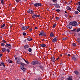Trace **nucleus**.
Returning a JSON list of instances; mask_svg holds the SVG:
<instances>
[{"mask_svg": "<svg viewBox=\"0 0 80 80\" xmlns=\"http://www.w3.org/2000/svg\"><path fill=\"white\" fill-rule=\"evenodd\" d=\"M28 13H29L30 14H31L32 15V14H34L35 13V11H34L32 10L31 9H29L27 11Z\"/></svg>", "mask_w": 80, "mask_h": 80, "instance_id": "1", "label": "nucleus"}, {"mask_svg": "<svg viewBox=\"0 0 80 80\" xmlns=\"http://www.w3.org/2000/svg\"><path fill=\"white\" fill-rule=\"evenodd\" d=\"M79 57L77 55H73V57H72V59L73 60L75 61L76 60L78 59Z\"/></svg>", "mask_w": 80, "mask_h": 80, "instance_id": "2", "label": "nucleus"}, {"mask_svg": "<svg viewBox=\"0 0 80 80\" xmlns=\"http://www.w3.org/2000/svg\"><path fill=\"white\" fill-rule=\"evenodd\" d=\"M38 63H39V62H38L37 61H33L31 62V64L33 65H35L38 64Z\"/></svg>", "mask_w": 80, "mask_h": 80, "instance_id": "3", "label": "nucleus"}, {"mask_svg": "<svg viewBox=\"0 0 80 80\" xmlns=\"http://www.w3.org/2000/svg\"><path fill=\"white\" fill-rule=\"evenodd\" d=\"M42 3H36L34 4V6L36 7H41L42 6Z\"/></svg>", "mask_w": 80, "mask_h": 80, "instance_id": "4", "label": "nucleus"}, {"mask_svg": "<svg viewBox=\"0 0 80 80\" xmlns=\"http://www.w3.org/2000/svg\"><path fill=\"white\" fill-rule=\"evenodd\" d=\"M20 68L24 72H25V71H27V69L25 68L24 66H21Z\"/></svg>", "mask_w": 80, "mask_h": 80, "instance_id": "5", "label": "nucleus"}, {"mask_svg": "<svg viewBox=\"0 0 80 80\" xmlns=\"http://www.w3.org/2000/svg\"><path fill=\"white\" fill-rule=\"evenodd\" d=\"M53 5H54L55 7L56 8H60V6L58 4L56 3V4H53Z\"/></svg>", "mask_w": 80, "mask_h": 80, "instance_id": "6", "label": "nucleus"}, {"mask_svg": "<svg viewBox=\"0 0 80 80\" xmlns=\"http://www.w3.org/2000/svg\"><path fill=\"white\" fill-rule=\"evenodd\" d=\"M5 47L6 48H11V45L9 44H7L5 46Z\"/></svg>", "mask_w": 80, "mask_h": 80, "instance_id": "7", "label": "nucleus"}, {"mask_svg": "<svg viewBox=\"0 0 80 80\" xmlns=\"http://www.w3.org/2000/svg\"><path fill=\"white\" fill-rule=\"evenodd\" d=\"M58 40V38H57V37H55V38H54L52 40V42H53L54 43H55Z\"/></svg>", "mask_w": 80, "mask_h": 80, "instance_id": "8", "label": "nucleus"}, {"mask_svg": "<svg viewBox=\"0 0 80 80\" xmlns=\"http://www.w3.org/2000/svg\"><path fill=\"white\" fill-rule=\"evenodd\" d=\"M77 25V22L76 21L72 22V26H76Z\"/></svg>", "mask_w": 80, "mask_h": 80, "instance_id": "9", "label": "nucleus"}, {"mask_svg": "<svg viewBox=\"0 0 80 80\" xmlns=\"http://www.w3.org/2000/svg\"><path fill=\"white\" fill-rule=\"evenodd\" d=\"M29 48V46L28 44L25 45L24 47V49H26V48Z\"/></svg>", "mask_w": 80, "mask_h": 80, "instance_id": "10", "label": "nucleus"}, {"mask_svg": "<svg viewBox=\"0 0 80 80\" xmlns=\"http://www.w3.org/2000/svg\"><path fill=\"white\" fill-rule=\"evenodd\" d=\"M66 9H67V10H70V11H71V10H72V9H71L72 8H70V7L69 6H68L67 7Z\"/></svg>", "mask_w": 80, "mask_h": 80, "instance_id": "11", "label": "nucleus"}, {"mask_svg": "<svg viewBox=\"0 0 80 80\" xmlns=\"http://www.w3.org/2000/svg\"><path fill=\"white\" fill-rule=\"evenodd\" d=\"M51 60H52V61H53V62H55L56 60H55V58L54 57H52L51 58Z\"/></svg>", "mask_w": 80, "mask_h": 80, "instance_id": "12", "label": "nucleus"}, {"mask_svg": "<svg viewBox=\"0 0 80 80\" xmlns=\"http://www.w3.org/2000/svg\"><path fill=\"white\" fill-rule=\"evenodd\" d=\"M74 73H75L76 75H79V72H78V71H74Z\"/></svg>", "mask_w": 80, "mask_h": 80, "instance_id": "13", "label": "nucleus"}, {"mask_svg": "<svg viewBox=\"0 0 80 80\" xmlns=\"http://www.w3.org/2000/svg\"><path fill=\"white\" fill-rule=\"evenodd\" d=\"M0 65L1 66H2V65H3V67H5V63H4L3 62H1Z\"/></svg>", "mask_w": 80, "mask_h": 80, "instance_id": "14", "label": "nucleus"}, {"mask_svg": "<svg viewBox=\"0 0 80 80\" xmlns=\"http://www.w3.org/2000/svg\"><path fill=\"white\" fill-rule=\"evenodd\" d=\"M77 42L79 43V44H80V38H78L77 39Z\"/></svg>", "mask_w": 80, "mask_h": 80, "instance_id": "15", "label": "nucleus"}, {"mask_svg": "<svg viewBox=\"0 0 80 80\" xmlns=\"http://www.w3.org/2000/svg\"><path fill=\"white\" fill-rule=\"evenodd\" d=\"M17 63L18 64L20 63L21 62H20V58H18L17 60Z\"/></svg>", "mask_w": 80, "mask_h": 80, "instance_id": "16", "label": "nucleus"}, {"mask_svg": "<svg viewBox=\"0 0 80 80\" xmlns=\"http://www.w3.org/2000/svg\"><path fill=\"white\" fill-rule=\"evenodd\" d=\"M77 9L78 11V12H80V6H78L77 7Z\"/></svg>", "mask_w": 80, "mask_h": 80, "instance_id": "17", "label": "nucleus"}, {"mask_svg": "<svg viewBox=\"0 0 80 80\" xmlns=\"http://www.w3.org/2000/svg\"><path fill=\"white\" fill-rule=\"evenodd\" d=\"M2 51L3 52H7V50L5 48H2Z\"/></svg>", "mask_w": 80, "mask_h": 80, "instance_id": "18", "label": "nucleus"}, {"mask_svg": "<svg viewBox=\"0 0 80 80\" xmlns=\"http://www.w3.org/2000/svg\"><path fill=\"white\" fill-rule=\"evenodd\" d=\"M32 16H34L35 17H40V15L37 14H33L32 15Z\"/></svg>", "mask_w": 80, "mask_h": 80, "instance_id": "19", "label": "nucleus"}, {"mask_svg": "<svg viewBox=\"0 0 80 80\" xmlns=\"http://www.w3.org/2000/svg\"><path fill=\"white\" fill-rule=\"evenodd\" d=\"M47 34L46 33H45V32L44 31V33L42 35V37H47Z\"/></svg>", "mask_w": 80, "mask_h": 80, "instance_id": "20", "label": "nucleus"}, {"mask_svg": "<svg viewBox=\"0 0 80 80\" xmlns=\"http://www.w3.org/2000/svg\"><path fill=\"white\" fill-rule=\"evenodd\" d=\"M44 31H42L41 32H40V34H39V36H41L43 34Z\"/></svg>", "mask_w": 80, "mask_h": 80, "instance_id": "21", "label": "nucleus"}, {"mask_svg": "<svg viewBox=\"0 0 80 80\" xmlns=\"http://www.w3.org/2000/svg\"><path fill=\"white\" fill-rule=\"evenodd\" d=\"M22 29L23 30H26V27L23 26L22 27Z\"/></svg>", "mask_w": 80, "mask_h": 80, "instance_id": "22", "label": "nucleus"}, {"mask_svg": "<svg viewBox=\"0 0 80 80\" xmlns=\"http://www.w3.org/2000/svg\"><path fill=\"white\" fill-rule=\"evenodd\" d=\"M50 36L51 38L53 37H54V34H53V33L51 32L50 34Z\"/></svg>", "mask_w": 80, "mask_h": 80, "instance_id": "23", "label": "nucleus"}, {"mask_svg": "<svg viewBox=\"0 0 80 80\" xmlns=\"http://www.w3.org/2000/svg\"><path fill=\"white\" fill-rule=\"evenodd\" d=\"M66 80H73L72 78H71L70 77H69L68 78H66Z\"/></svg>", "mask_w": 80, "mask_h": 80, "instance_id": "24", "label": "nucleus"}, {"mask_svg": "<svg viewBox=\"0 0 80 80\" xmlns=\"http://www.w3.org/2000/svg\"><path fill=\"white\" fill-rule=\"evenodd\" d=\"M20 64V65H22V66H21V67H23V66H25V63H24L23 62H21Z\"/></svg>", "mask_w": 80, "mask_h": 80, "instance_id": "25", "label": "nucleus"}, {"mask_svg": "<svg viewBox=\"0 0 80 80\" xmlns=\"http://www.w3.org/2000/svg\"><path fill=\"white\" fill-rule=\"evenodd\" d=\"M64 16L66 17V18H67V17L68 18V13H67V14H65L64 15Z\"/></svg>", "mask_w": 80, "mask_h": 80, "instance_id": "26", "label": "nucleus"}, {"mask_svg": "<svg viewBox=\"0 0 80 80\" xmlns=\"http://www.w3.org/2000/svg\"><path fill=\"white\" fill-rule=\"evenodd\" d=\"M28 41H32V38H28Z\"/></svg>", "mask_w": 80, "mask_h": 80, "instance_id": "27", "label": "nucleus"}, {"mask_svg": "<svg viewBox=\"0 0 80 80\" xmlns=\"http://www.w3.org/2000/svg\"><path fill=\"white\" fill-rule=\"evenodd\" d=\"M41 46L42 47H46V45L45 44H42L41 45Z\"/></svg>", "mask_w": 80, "mask_h": 80, "instance_id": "28", "label": "nucleus"}, {"mask_svg": "<svg viewBox=\"0 0 80 80\" xmlns=\"http://www.w3.org/2000/svg\"><path fill=\"white\" fill-rule=\"evenodd\" d=\"M8 62L10 63H13V61L10 60H8Z\"/></svg>", "mask_w": 80, "mask_h": 80, "instance_id": "29", "label": "nucleus"}, {"mask_svg": "<svg viewBox=\"0 0 80 80\" xmlns=\"http://www.w3.org/2000/svg\"><path fill=\"white\" fill-rule=\"evenodd\" d=\"M22 34L24 36H26L27 35V33L25 32H22Z\"/></svg>", "mask_w": 80, "mask_h": 80, "instance_id": "30", "label": "nucleus"}, {"mask_svg": "<svg viewBox=\"0 0 80 80\" xmlns=\"http://www.w3.org/2000/svg\"><path fill=\"white\" fill-rule=\"evenodd\" d=\"M68 25H72L73 26V22H69Z\"/></svg>", "mask_w": 80, "mask_h": 80, "instance_id": "31", "label": "nucleus"}, {"mask_svg": "<svg viewBox=\"0 0 80 80\" xmlns=\"http://www.w3.org/2000/svg\"><path fill=\"white\" fill-rule=\"evenodd\" d=\"M74 13L75 14H78V13H79V12H78V11H75L74 12Z\"/></svg>", "mask_w": 80, "mask_h": 80, "instance_id": "32", "label": "nucleus"}, {"mask_svg": "<svg viewBox=\"0 0 80 80\" xmlns=\"http://www.w3.org/2000/svg\"><path fill=\"white\" fill-rule=\"evenodd\" d=\"M23 60L24 61H25L26 63H27L28 64V63H29V62H28V61H27V60H25V59H23Z\"/></svg>", "mask_w": 80, "mask_h": 80, "instance_id": "33", "label": "nucleus"}, {"mask_svg": "<svg viewBox=\"0 0 80 80\" xmlns=\"http://www.w3.org/2000/svg\"><path fill=\"white\" fill-rule=\"evenodd\" d=\"M28 51H29V52H32V50L31 49V48H29L28 50Z\"/></svg>", "mask_w": 80, "mask_h": 80, "instance_id": "34", "label": "nucleus"}, {"mask_svg": "<svg viewBox=\"0 0 80 80\" xmlns=\"http://www.w3.org/2000/svg\"><path fill=\"white\" fill-rule=\"evenodd\" d=\"M52 2L54 3H57L58 2L57 0H52Z\"/></svg>", "mask_w": 80, "mask_h": 80, "instance_id": "35", "label": "nucleus"}, {"mask_svg": "<svg viewBox=\"0 0 80 80\" xmlns=\"http://www.w3.org/2000/svg\"><path fill=\"white\" fill-rule=\"evenodd\" d=\"M68 38H67V37L63 38H62V40H67Z\"/></svg>", "mask_w": 80, "mask_h": 80, "instance_id": "36", "label": "nucleus"}, {"mask_svg": "<svg viewBox=\"0 0 80 80\" xmlns=\"http://www.w3.org/2000/svg\"><path fill=\"white\" fill-rule=\"evenodd\" d=\"M2 42H3V43H6L7 44V42H6V41H5V40H3L2 41Z\"/></svg>", "mask_w": 80, "mask_h": 80, "instance_id": "37", "label": "nucleus"}, {"mask_svg": "<svg viewBox=\"0 0 80 80\" xmlns=\"http://www.w3.org/2000/svg\"><path fill=\"white\" fill-rule=\"evenodd\" d=\"M77 32H80V28H79L78 29L76 30Z\"/></svg>", "mask_w": 80, "mask_h": 80, "instance_id": "38", "label": "nucleus"}, {"mask_svg": "<svg viewBox=\"0 0 80 80\" xmlns=\"http://www.w3.org/2000/svg\"><path fill=\"white\" fill-rule=\"evenodd\" d=\"M5 26V24H3L1 26V28H3V27H4Z\"/></svg>", "mask_w": 80, "mask_h": 80, "instance_id": "39", "label": "nucleus"}, {"mask_svg": "<svg viewBox=\"0 0 80 80\" xmlns=\"http://www.w3.org/2000/svg\"><path fill=\"white\" fill-rule=\"evenodd\" d=\"M10 49H11V48H9V49H8L7 50V51H8V52H10Z\"/></svg>", "mask_w": 80, "mask_h": 80, "instance_id": "40", "label": "nucleus"}, {"mask_svg": "<svg viewBox=\"0 0 80 80\" xmlns=\"http://www.w3.org/2000/svg\"><path fill=\"white\" fill-rule=\"evenodd\" d=\"M1 45L2 46V47H3V46H5V43H2L1 44Z\"/></svg>", "mask_w": 80, "mask_h": 80, "instance_id": "41", "label": "nucleus"}, {"mask_svg": "<svg viewBox=\"0 0 80 80\" xmlns=\"http://www.w3.org/2000/svg\"><path fill=\"white\" fill-rule=\"evenodd\" d=\"M72 45H73V46H74V47H76L77 46V45H76V44L75 43H72Z\"/></svg>", "mask_w": 80, "mask_h": 80, "instance_id": "42", "label": "nucleus"}, {"mask_svg": "<svg viewBox=\"0 0 80 80\" xmlns=\"http://www.w3.org/2000/svg\"><path fill=\"white\" fill-rule=\"evenodd\" d=\"M55 10L56 11H57V12H58L60 11V9H57V10L55 9Z\"/></svg>", "mask_w": 80, "mask_h": 80, "instance_id": "43", "label": "nucleus"}, {"mask_svg": "<svg viewBox=\"0 0 80 80\" xmlns=\"http://www.w3.org/2000/svg\"><path fill=\"white\" fill-rule=\"evenodd\" d=\"M27 39H25L23 41V42H24V43H26V42H27Z\"/></svg>", "mask_w": 80, "mask_h": 80, "instance_id": "44", "label": "nucleus"}, {"mask_svg": "<svg viewBox=\"0 0 80 80\" xmlns=\"http://www.w3.org/2000/svg\"><path fill=\"white\" fill-rule=\"evenodd\" d=\"M56 26V24H55L52 26V28H55V27Z\"/></svg>", "mask_w": 80, "mask_h": 80, "instance_id": "45", "label": "nucleus"}, {"mask_svg": "<svg viewBox=\"0 0 80 80\" xmlns=\"http://www.w3.org/2000/svg\"><path fill=\"white\" fill-rule=\"evenodd\" d=\"M39 67L41 68H43V66H42V65H40L39 66Z\"/></svg>", "mask_w": 80, "mask_h": 80, "instance_id": "46", "label": "nucleus"}, {"mask_svg": "<svg viewBox=\"0 0 80 80\" xmlns=\"http://www.w3.org/2000/svg\"><path fill=\"white\" fill-rule=\"evenodd\" d=\"M15 0L16 2L18 3V2H20V1L21 0Z\"/></svg>", "mask_w": 80, "mask_h": 80, "instance_id": "47", "label": "nucleus"}, {"mask_svg": "<svg viewBox=\"0 0 80 80\" xmlns=\"http://www.w3.org/2000/svg\"><path fill=\"white\" fill-rule=\"evenodd\" d=\"M67 28H69L70 27V25H68L66 26Z\"/></svg>", "mask_w": 80, "mask_h": 80, "instance_id": "48", "label": "nucleus"}, {"mask_svg": "<svg viewBox=\"0 0 80 80\" xmlns=\"http://www.w3.org/2000/svg\"><path fill=\"white\" fill-rule=\"evenodd\" d=\"M72 26H69V29H72Z\"/></svg>", "mask_w": 80, "mask_h": 80, "instance_id": "49", "label": "nucleus"}, {"mask_svg": "<svg viewBox=\"0 0 80 80\" xmlns=\"http://www.w3.org/2000/svg\"><path fill=\"white\" fill-rule=\"evenodd\" d=\"M4 0H1V3H2V4H4V3L3 2V1Z\"/></svg>", "mask_w": 80, "mask_h": 80, "instance_id": "50", "label": "nucleus"}, {"mask_svg": "<svg viewBox=\"0 0 80 80\" xmlns=\"http://www.w3.org/2000/svg\"><path fill=\"white\" fill-rule=\"evenodd\" d=\"M75 30H76V29H74L73 30H71V31H72L73 32H75Z\"/></svg>", "mask_w": 80, "mask_h": 80, "instance_id": "51", "label": "nucleus"}, {"mask_svg": "<svg viewBox=\"0 0 80 80\" xmlns=\"http://www.w3.org/2000/svg\"><path fill=\"white\" fill-rule=\"evenodd\" d=\"M26 29H28V28H30V27H29V26H27L26 27Z\"/></svg>", "mask_w": 80, "mask_h": 80, "instance_id": "52", "label": "nucleus"}, {"mask_svg": "<svg viewBox=\"0 0 80 80\" xmlns=\"http://www.w3.org/2000/svg\"><path fill=\"white\" fill-rule=\"evenodd\" d=\"M77 3H78L79 6H80V1H79Z\"/></svg>", "mask_w": 80, "mask_h": 80, "instance_id": "53", "label": "nucleus"}, {"mask_svg": "<svg viewBox=\"0 0 80 80\" xmlns=\"http://www.w3.org/2000/svg\"><path fill=\"white\" fill-rule=\"evenodd\" d=\"M56 19L57 20H59V17H56Z\"/></svg>", "mask_w": 80, "mask_h": 80, "instance_id": "54", "label": "nucleus"}, {"mask_svg": "<svg viewBox=\"0 0 80 80\" xmlns=\"http://www.w3.org/2000/svg\"><path fill=\"white\" fill-rule=\"evenodd\" d=\"M2 56V54H0V58H1Z\"/></svg>", "mask_w": 80, "mask_h": 80, "instance_id": "55", "label": "nucleus"}, {"mask_svg": "<svg viewBox=\"0 0 80 80\" xmlns=\"http://www.w3.org/2000/svg\"><path fill=\"white\" fill-rule=\"evenodd\" d=\"M32 18H35V16H32Z\"/></svg>", "mask_w": 80, "mask_h": 80, "instance_id": "56", "label": "nucleus"}, {"mask_svg": "<svg viewBox=\"0 0 80 80\" xmlns=\"http://www.w3.org/2000/svg\"><path fill=\"white\" fill-rule=\"evenodd\" d=\"M50 6H53V4H52V3H50Z\"/></svg>", "mask_w": 80, "mask_h": 80, "instance_id": "57", "label": "nucleus"}, {"mask_svg": "<svg viewBox=\"0 0 80 80\" xmlns=\"http://www.w3.org/2000/svg\"><path fill=\"white\" fill-rule=\"evenodd\" d=\"M29 30H30V31H32V28H30Z\"/></svg>", "mask_w": 80, "mask_h": 80, "instance_id": "58", "label": "nucleus"}, {"mask_svg": "<svg viewBox=\"0 0 80 80\" xmlns=\"http://www.w3.org/2000/svg\"><path fill=\"white\" fill-rule=\"evenodd\" d=\"M35 29L36 30H37V29H38V28H37V27H35Z\"/></svg>", "mask_w": 80, "mask_h": 80, "instance_id": "59", "label": "nucleus"}, {"mask_svg": "<svg viewBox=\"0 0 80 80\" xmlns=\"http://www.w3.org/2000/svg\"><path fill=\"white\" fill-rule=\"evenodd\" d=\"M38 80H41V78H38Z\"/></svg>", "mask_w": 80, "mask_h": 80, "instance_id": "60", "label": "nucleus"}, {"mask_svg": "<svg viewBox=\"0 0 80 80\" xmlns=\"http://www.w3.org/2000/svg\"><path fill=\"white\" fill-rule=\"evenodd\" d=\"M78 36H80V33H78Z\"/></svg>", "mask_w": 80, "mask_h": 80, "instance_id": "61", "label": "nucleus"}, {"mask_svg": "<svg viewBox=\"0 0 80 80\" xmlns=\"http://www.w3.org/2000/svg\"><path fill=\"white\" fill-rule=\"evenodd\" d=\"M69 18H71V19H72V17H71V16L69 15Z\"/></svg>", "mask_w": 80, "mask_h": 80, "instance_id": "62", "label": "nucleus"}, {"mask_svg": "<svg viewBox=\"0 0 80 80\" xmlns=\"http://www.w3.org/2000/svg\"><path fill=\"white\" fill-rule=\"evenodd\" d=\"M59 57H58V58H57L56 60H59Z\"/></svg>", "mask_w": 80, "mask_h": 80, "instance_id": "63", "label": "nucleus"}, {"mask_svg": "<svg viewBox=\"0 0 80 80\" xmlns=\"http://www.w3.org/2000/svg\"><path fill=\"white\" fill-rule=\"evenodd\" d=\"M70 54H68V57H70Z\"/></svg>", "mask_w": 80, "mask_h": 80, "instance_id": "64", "label": "nucleus"}]
</instances>
